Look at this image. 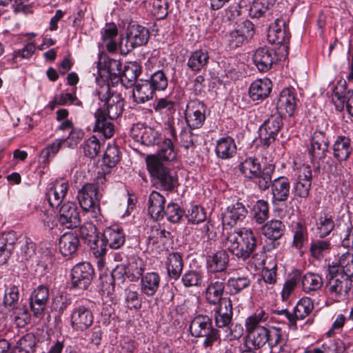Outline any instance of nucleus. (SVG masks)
<instances>
[{
    "label": "nucleus",
    "mask_w": 353,
    "mask_h": 353,
    "mask_svg": "<svg viewBox=\"0 0 353 353\" xmlns=\"http://www.w3.org/2000/svg\"><path fill=\"white\" fill-rule=\"evenodd\" d=\"M99 99L103 103L94 113L95 123L93 130L110 138L114 132L110 120L117 119L123 110V100L121 94L111 91L108 83L101 85L97 91Z\"/></svg>",
    "instance_id": "1"
},
{
    "label": "nucleus",
    "mask_w": 353,
    "mask_h": 353,
    "mask_svg": "<svg viewBox=\"0 0 353 353\" xmlns=\"http://www.w3.org/2000/svg\"><path fill=\"white\" fill-rule=\"evenodd\" d=\"M223 245L233 255L243 261L248 259L256 247V239L250 229L224 228Z\"/></svg>",
    "instance_id": "2"
},
{
    "label": "nucleus",
    "mask_w": 353,
    "mask_h": 353,
    "mask_svg": "<svg viewBox=\"0 0 353 353\" xmlns=\"http://www.w3.org/2000/svg\"><path fill=\"white\" fill-rule=\"evenodd\" d=\"M147 169L153 185L161 190L172 192L178 187V176L174 170L166 167L155 154L145 158Z\"/></svg>",
    "instance_id": "3"
},
{
    "label": "nucleus",
    "mask_w": 353,
    "mask_h": 353,
    "mask_svg": "<svg viewBox=\"0 0 353 353\" xmlns=\"http://www.w3.org/2000/svg\"><path fill=\"white\" fill-rule=\"evenodd\" d=\"M190 332L192 336L205 338L203 343L205 348L212 347L216 342H221L219 330L213 327L212 319L207 315L196 316L190 323Z\"/></svg>",
    "instance_id": "4"
},
{
    "label": "nucleus",
    "mask_w": 353,
    "mask_h": 353,
    "mask_svg": "<svg viewBox=\"0 0 353 353\" xmlns=\"http://www.w3.org/2000/svg\"><path fill=\"white\" fill-rule=\"evenodd\" d=\"M326 288L329 293L336 298L347 297L352 286V280L338 272V268L329 266L326 275Z\"/></svg>",
    "instance_id": "5"
},
{
    "label": "nucleus",
    "mask_w": 353,
    "mask_h": 353,
    "mask_svg": "<svg viewBox=\"0 0 353 353\" xmlns=\"http://www.w3.org/2000/svg\"><path fill=\"white\" fill-rule=\"evenodd\" d=\"M150 38L149 30L140 25L133 24L128 26L126 32L125 45L123 39L119 43L121 54H126L135 48L145 45Z\"/></svg>",
    "instance_id": "6"
},
{
    "label": "nucleus",
    "mask_w": 353,
    "mask_h": 353,
    "mask_svg": "<svg viewBox=\"0 0 353 353\" xmlns=\"http://www.w3.org/2000/svg\"><path fill=\"white\" fill-rule=\"evenodd\" d=\"M290 38V34L285 22L283 19H277L270 26L268 39L270 43L279 46V50L282 57L288 56Z\"/></svg>",
    "instance_id": "7"
},
{
    "label": "nucleus",
    "mask_w": 353,
    "mask_h": 353,
    "mask_svg": "<svg viewBox=\"0 0 353 353\" xmlns=\"http://www.w3.org/2000/svg\"><path fill=\"white\" fill-rule=\"evenodd\" d=\"M80 235L90 247L93 255L99 258L98 265L99 267L103 265L104 248L99 247V239L97 234V228L91 223H86L81 225L79 229Z\"/></svg>",
    "instance_id": "8"
},
{
    "label": "nucleus",
    "mask_w": 353,
    "mask_h": 353,
    "mask_svg": "<svg viewBox=\"0 0 353 353\" xmlns=\"http://www.w3.org/2000/svg\"><path fill=\"white\" fill-rule=\"evenodd\" d=\"M330 141L325 132L316 130L310 139L309 154L313 162L317 161L319 166L321 161H323L329 152Z\"/></svg>",
    "instance_id": "9"
},
{
    "label": "nucleus",
    "mask_w": 353,
    "mask_h": 353,
    "mask_svg": "<svg viewBox=\"0 0 353 353\" xmlns=\"http://www.w3.org/2000/svg\"><path fill=\"white\" fill-rule=\"evenodd\" d=\"M206 106L199 100H192L187 103L185 118L190 130L199 129L205 120Z\"/></svg>",
    "instance_id": "10"
},
{
    "label": "nucleus",
    "mask_w": 353,
    "mask_h": 353,
    "mask_svg": "<svg viewBox=\"0 0 353 353\" xmlns=\"http://www.w3.org/2000/svg\"><path fill=\"white\" fill-rule=\"evenodd\" d=\"M100 194L96 183H85L78 192L77 198L79 205L85 211L99 208Z\"/></svg>",
    "instance_id": "11"
},
{
    "label": "nucleus",
    "mask_w": 353,
    "mask_h": 353,
    "mask_svg": "<svg viewBox=\"0 0 353 353\" xmlns=\"http://www.w3.org/2000/svg\"><path fill=\"white\" fill-rule=\"evenodd\" d=\"M226 276L221 274V276L210 274L208 284L205 291V297L207 302L212 305L221 304L225 298L223 295L225 287Z\"/></svg>",
    "instance_id": "12"
},
{
    "label": "nucleus",
    "mask_w": 353,
    "mask_h": 353,
    "mask_svg": "<svg viewBox=\"0 0 353 353\" xmlns=\"http://www.w3.org/2000/svg\"><path fill=\"white\" fill-rule=\"evenodd\" d=\"M282 119L278 114L272 115L259 128V138L264 146H269L275 140L283 125Z\"/></svg>",
    "instance_id": "13"
},
{
    "label": "nucleus",
    "mask_w": 353,
    "mask_h": 353,
    "mask_svg": "<svg viewBox=\"0 0 353 353\" xmlns=\"http://www.w3.org/2000/svg\"><path fill=\"white\" fill-rule=\"evenodd\" d=\"M281 54L268 46L260 47L254 52L253 61L260 72H267L271 69L273 64L281 60Z\"/></svg>",
    "instance_id": "14"
},
{
    "label": "nucleus",
    "mask_w": 353,
    "mask_h": 353,
    "mask_svg": "<svg viewBox=\"0 0 353 353\" xmlns=\"http://www.w3.org/2000/svg\"><path fill=\"white\" fill-rule=\"evenodd\" d=\"M94 276V269L90 263H81L71 270L72 287L85 290L90 285Z\"/></svg>",
    "instance_id": "15"
},
{
    "label": "nucleus",
    "mask_w": 353,
    "mask_h": 353,
    "mask_svg": "<svg viewBox=\"0 0 353 353\" xmlns=\"http://www.w3.org/2000/svg\"><path fill=\"white\" fill-rule=\"evenodd\" d=\"M70 320L74 330L83 332L92 325L94 316L88 306L77 305L72 311Z\"/></svg>",
    "instance_id": "16"
},
{
    "label": "nucleus",
    "mask_w": 353,
    "mask_h": 353,
    "mask_svg": "<svg viewBox=\"0 0 353 353\" xmlns=\"http://www.w3.org/2000/svg\"><path fill=\"white\" fill-rule=\"evenodd\" d=\"M125 241V235L123 230L119 225H112L106 228L99 241V247H103L104 256L106 254L107 245L111 249L120 248Z\"/></svg>",
    "instance_id": "17"
},
{
    "label": "nucleus",
    "mask_w": 353,
    "mask_h": 353,
    "mask_svg": "<svg viewBox=\"0 0 353 353\" xmlns=\"http://www.w3.org/2000/svg\"><path fill=\"white\" fill-rule=\"evenodd\" d=\"M312 179V170L310 165H303L298 170L296 181L294 183L293 191L295 196L306 199L310 194Z\"/></svg>",
    "instance_id": "18"
},
{
    "label": "nucleus",
    "mask_w": 353,
    "mask_h": 353,
    "mask_svg": "<svg viewBox=\"0 0 353 353\" xmlns=\"http://www.w3.org/2000/svg\"><path fill=\"white\" fill-rule=\"evenodd\" d=\"M297 99L293 89H283L276 102L277 114L281 117H291L293 115L296 107Z\"/></svg>",
    "instance_id": "19"
},
{
    "label": "nucleus",
    "mask_w": 353,
    "mask_h": 353,
    "mask_svg": "<svg viewBox=\"0 0 353 353\" xmlns=\"http://www.w3.org/2000/svg\"><path fill=\"white\" fill-rule=\"evenodd\" d=\"M59 221L67 228H75L80 225V214L74 203L67 202L61 205Z\"/></svg>",
    "instance_id": "20"
},
{
    "label": "nucleus",
    "mask_w": 353,
    "mask_h": 353,
    "mask_svg": "<svg viewBox=\"0 0 353 353\" xmlns=\"http://www.w3.org/2000/svg\"><path fill=\"white\" fill-rule=\"evenodd\" d=\"M229 261V256L225 250H219L207 256V268L210 274L226 276L225 270Z\"/></svg>",
    "instance_id": "21"
},
{
    "label": "nucleus",
    "mask_w": 353,
    "mask_h": 353,
    "mask_svg": "<svg viewBox=\"0 0 353 353\" xmlns=\"http://www.w3.org/2000/svg\"><path fill=\"white\" fill-rule=\"evenodd\" d=\"M48 300L49 289L45 285H39L32 292L30 298V307L34 316L40 317L43 315Z\"/></svg>",
    "instance_id": "22"
},
{
    "label": "nucleus",
    "mask_w": 353,
    "mask_h": 353,
    "mask_svg": "<svg viewBox=\"0 0 353 353\" xmlns=\"http://www.w3.org/2000/svg\"><path fill=\"white\" fill-rule=\"evenodd\" d=\"M121 61L110 59L105 54H99L97 62V68L101 77L110 78L119 77L122 72Z\"/></svg>",
    "instance_id": "23"
},
{
    "label": "nucleus",
    "mask_w": 353,
    "mask_h": 353,
    "mask_svg": "<svg viewBox=\"0 0 353 353\" xmlns=\"http://www.w3.org/2000/svg\"><path fill=\"white\" fill-rule=\"evenodd\" d=\"M248 210L241 203H236L230 207H228L226 211L223 214L222 223L224 228L229 226L228 228L234 226L238 221H242L246 216Z\"/></svg>",
    "instance_id": "24"
},
{
    "label": "nucleus",
    "mask_w": 353,
    "mask_h": 353,
    "mask_svg": "<svg viewBox=\"0 0 353 353\" xmlns=\"http://www.w3.org/2000/svg\"><path fill=\"white\" fill-rule=\"evenodd\" d=\"M285 232L284 223L277 219H272L265 223L261 228L262 234L272 241V246L276 248L279 245L277 240L281 239Z\"/></svg>",
    "instance_id": "25"
},
{
    "label": "nucleus",
    "mask_w": 353,
    "mask_h": 353,
    "mask_svg": "<svg viewBox=\"0 0 353 353\" xmlns=\"http://www.w3.org/2000/svg\"><path fill=\"white\" fill-rule=\"evenodd\" d=\"M291 183L290 179L284 176L274 179L271 185L274 201H286L290 196Z\"/></svg>",
    "instance_id": "26"
},
{
    "label": "nucleus",
    "mask_w": 353,
    "mask_h": 353,
    "mask_svg": "<svg viewBox=\"0 0 353 353\" xmlns=\"http://www.w3.org/2000/svg\"><path fill=\"white\" fill-rule=\"evenodd\" d=\"M232 303L230 299H225L215 310L214 321L218 327H229L233 316Z\"/></svg>",
    "instance_id": "27"
},
{
    "label": "nucleus",
    "mask_w": 353,
    "mask_h": 353,
    "mask_svg": "<svg viewBox=\"0 0 353 353\" xmlns=\"http://www.w3.org/2000/svg\"><path fill=\"white\" fill-rule=\"evenodd\" d=\"M165 199L157 191H152L148 197V211L151 218L159 221L163 219Z\"/></svg>",
    "instance_id": "28"
},
{
    "label": "nucleus",
    "mask_w": 353,
    "mask_h": 353,
    "mask_svg": "<svg viewBox=\"0 0 353 353\" xmlns=\"http://www.w3.org/2000/svg\"><path fill=\"white\" fill-rule=\"evenodd\" d=\"M68 185L65 182L56 181L48 189L46 197L52 208H58L61 204L68 192Z\"/></svg>",
    "instance_id": "29"
},
{
    "label": "nucleus",
    "mask_w": 353,
    "mask_h": 353,
    "mask_svg": "<svg viewBox=\"0 0 353 353\" xmlns=\"http://www.w3.org/2000/svg\"><path fill=\"white\" fill-rule=\"evenodd\" d=\"M272 88V83L269 79H256L250 86V97L253 101L263 100L269 96Z\"/></svg>",
    "instance_id": "30"
},
{
    "label": "nucleus",
    "mask_w": 353,
    "mask_h": 353,
    "mask_svg": "<svg viewBox=\"0 0 353 353\" xmlns=\"http://www.w3.org/2000/svg\"><path fill=\"white\" fill-rule=\"evenodd\" d=\"M79 246V239L77 234L66 232L59 239V248L64 256H72L76 254Z\"/></svg>",
    "instance_id": "31"
},
{
    "label": "nucleus",
    "mask_w": 353,
    "mask_h": 353,
    "mask_svg": "<svg viewBox=\"0 0 353 353\" xmlns=\"http://www.w3.org/2000/svg\"><path fill=\"white\" fill-rule=\"evenodd\" d=\"M333 156L339 161H347L352 152L351 141L349 137L339 136L333 145Z\"/></svg>",
    "instance_id": "32"
},
{
    "label": "nucleus",
    "mask_w": 353,
    "mask_h": 353,
    "mask_svg": "<svg viewBox=\"0 0 353 353\" xmlns=\"http://www.w3.org/2000/svg\"><path fill=\"white\" fill-rule=\"evenodd\" d=\"M17 241L16 234L12 231L0 236V265L5 264L10 257Z\"/></svg>",
    "instance_id": "33"
},
{
    "label": "nucleus",
    "mask_w": 353,
    "mask_h": 353,
    "mask_svg": "<svg viewBox=\"0 0 353 353\" xmlns=\"http://www.w3.org/2000/svg\"><path fill=\"white\" fill-rule=\"evenodd\" d=\"M215 152L221 159L232 158L236 153V145L234 139L226 137L219 139L216 142Z\"/></svg>",
    "instance_id": "34"
},
{
    "label": "nucleus",
    "mask_w": 353,
    "mask_h": 353,
    "mask_svg": "<svg viewBox=\"0 0 353 353\" xmlns=\"http://www.w3.org/2000/svg\"><path fill=\"white\" fill-rule=\"evenodd\" d=\"M154 89L149 80H139L133 90V97L136 102L143 103L153 98Z\"/></svg>",
    "instance_id": "35"
},
{
    "label": "nucleus",
    "mask_w": 353,
    "mask_h": 353,
    "mask_svg": "<svg viewBox=\"0 0 353 353\" xmlns=\"http://www.w3.org/2000/svg\"><path fill=\"white\" fill-rule=\"evenodd\" d=\"M160 276L157 272H147L141 281V292L147 296H153L160 285Z\"/></svg>",
    "instance_id": "36"
},
{
    "label": "nucleus",
    "mask_w": 353,
    "mask_h": 353,
    "mask_svg": "<svg viewBox=\"0 0 353 353\" xmlns=\"http://www.w3.org/2000/svg\"><path fill=\"white\" fill-rule=\"evenodd\" d=\"M314 309V303L312 299L303 297L301 299L294 308L292 316V326L296 327V321L303 320Z\"/></svg>",
    "instance_id": "37"
},
{
    "label": "nucleus",
    "mask_w": 353,
    "mask_h": 353,
    "mask_svg": "<svg viewBox=\"0 0 353 353\" xmlns=\"http://www.w3.org/2000/svg\"><path fill=\"white\" fill-rule=\"evenodd\" d=\"M168 276L174 280H177L181 274L183 261L181 254L172 252L167 256L165 262Z\"/></svg>",
    "instance_id": "38"
},
{
    "label": "nucleus",
    "mask_w": 353,
    "mask_h": 353,
    "mask_svg": "<svg viewBox=\"0 0 353 353\" xmlns=\"http://www.w3.org/2000/svg\"><path fill=\"white\" fill-rule=\"evenodd\" d=\"M141 5L159 19L165 18L168 14V0H143Z\"/></svg>",
    "instance_id": "39"
},
{
    "label": "nucleus",
    "mask_w": 353,
    "mask_h": 353,
    "mask_svg": "<svg viewBox=\"0 0 353 353\" xmlns=\"http://www.w3.org/2000/svg\"><path fill=\"white\" fill-rule=\"evenodd\" d=\"M3 304L10 310L23 304L19 286L12 285L6 288Z\"/></svg>",
    "instance_id": "40"
},
{
    "label": "nucleus",
    "mask_w": 353,
    "mask_h": 353,
    "mask_svg": "<svg viewBox=\"0 0 353 353\" xmlns=\"http://www.w3.org/2000/svg\"><path fill=\"white\" fill-rule=\"evenodd\" d=\"M156 145L159 146L158 152L156 156L160 161L162 159L170 161L176 158V152L171 138L163 137V140Z\"/></svg>",
    "instance_id": "41"
},
{
    "label": "nucleus",
    "mask_w": 353,
    "mask_h": 353,
    "mask_svg": "<svg viewBox=\"0 0 353 353\" xmlns=\"http://www.w3.org/2000/svg\"><path fill=\"white\" fill-rule=\"evenodd\" d=\"M251 279L249 276L234 275L227 281L228 288L231 294H237L251 285Z\"/></svg>",
    "instance_id": "42"
},
{
    "label": "nucleus",
    "mask_w": 353,
    "mask_h": 353,
    "mask_svg": "<svg viewBox=\"0 0 353 353\" xmlns=\"http://www.w3.org/2000/svg\"><path fill=\"white\" fill-rule=\"evenodd\" d=\"M209 55L206 50H198L192 53L188 61V66L192 71L198 72L207 65Z\"/></svg>",
    "instance_id": "43"
},
{
    "label": "nucleus",
    "mask_w": 353,
    "mask_h": 353,
    "mask_svg": "<svg viewBox=\"0 0 353 353\" xmlns=\"http://www.w3.org/2000/svg\"><path fill=\"white\" fill-rule=\"evenodd\" d=\"M303 290L306 293L319 290L323 284V279L318 274L307 273L303 276H301Z\"/></svg>",
    "instance_id": "44"
},
{
    "label": "nucleus",
    "mask_w": 353,
    "mask_h": 353,
    "mask_svg": "<svg viewBox=\"0 0 353 353\" xmlns=\"http://www.w3.org/2000/svg\"><path fill=\"white\" fill-rule=\"evenodd\" d=\"M145 263L142 259L137 256H132L126 265L128 278L130 281H137L145 270Z\"/></svg>",
    "instance_id": "45"
},
{
    "label": "nucleus",
    "mask_w": 353,
    "mask_h": 353,
    "mask_svg": "<svg viewBox=\"0 0 353 353\" xmlns=\"http://www.w3.org/2000/svg\"><path fill=\"white\" fill-rule=\"evenodd\" d=\"M140 74L139 65L134 63L125 65L121 76V82L125 88H130L134 85Z\"/></svg>",
    "instance_id": "46"
},
{
    "label": "nucleus",
    "mask_w": 353,
    "mask_h": 353,
    "mask_svg": "<svg viewBox=\"0 0 353 353\" xmlns=\"http://www.w3.org/2000/svg\"><path fill=\"white\" fill-rule=\"evenodd\" d=\"M274 165H268L261 170L260 174H257L252 180L258 185L261 190H265L272 185V174L274 171Z\"/></svg>",
    "instance_id": "47"
},
{
    "label": "nucleus",
    "mask_w": 353,
    "mask_h": 353,
    "mask_svg": "<svg viewBox=\"0 0 353 353\" xmlns=\"http://www.w3.org/2000/svg\"><path fill=\"white\" fill-rule=\"evenodd\" d=\"M36 347V337L28 333L21 337L14 347V353H34Z\"/></svg>",
    "instance_id": "48"
},
{
    "label": "nucleus",
    "mask_w": 353,
    "mask_h": 353,
    "mask_svg": "<svg viewBox=\"0 0 353 353\" xmlns=\"http://www.w3.org/2000/svg\"><path fill=\"white\" fill-rule=\"evenodd\" d=\"M276 0H254L249 9V15L252 18H259L270 10Z\"/></svg>",
    "instance_id": "49"
},
{
    "label": "nucleus",
    "mask_w": 353,
    "mask_h": 353,
    "mask_svg": "<svg viewBox=\"0 0 353 353\" xmlns=\"http://www.w3.org/2000/svg\"><path fill=\"white\" fill-rule=\"evenodd\" d=\"M331 248L330 240L317 239L312 242L310 250L314 258L321 259L330 253Z\"/></svg>",
    "instance_id": "50"
},
{
    "label": "nucleus",
    "mask_w": 353,
    "mask_h": 353,
    "mask_svg": "<svg viewBox=\"0 0 353 353\" xmlns=\"http://www.w3.org/2000/svg\"><path fill=\"white\" fill-rule=\"evenodd\" d=\"M239 169L243 176L252 179L257 174L261 173V165L259 162L253 158H247L239 165Z\"/></svg>",
    "instance_id": "51"
},
{
    "label": "nucleus",
    "mask_w": 353,
    "mask_h": 353,
    "mask_svg": "<svg viewBox=\"0 0 353 353\" xmlns=\"http://www.w3.org/2000/svg\"><path fill=\"white\" fill-rule=\"evenodd\" d=\"M269 319V314L264 310H260L250 316L246 319L245 326L247 333L254 332L259 327H262L261 323L265 322Z\"/></svg>",
    "instance_id": "52"
},
{
    "label": "nucleus",
    "mask_w": 353,
    "mask_h": 353,
    "mask_svg": "<svg viewBox=\"0 0 353 353\" xmlns=\"http://www.w3.org/2000/svg\"><path fill=\"white\" fill-rule=\"evenodd\" d=\"M141 143L148 146L154 145L163 140V136L150 127H143L140 130Z\"/></svg>",
    "instance_id": "53"
},
{
    "label": "nucleus",
    "mask_w": 353,
    "mask_h": 353,
    "mask_svg": "<svg viewBox=\"0 0 353 353\" xmlns=\"http://www.w3.org/2000/svg\"><path fill=\"white\" fill-rule=\"evenodd\" d=\"M11 310L14 316V323L18 327H23L30 322V313L26 303H23Z\"/></svg>",
    "instance_id": "54"
},
{
    "label": "nucleus",
    "mask_w": 353,
    "mask_h": 353,
    "mask_svg": "<svg viewBox=\"0 0 353 353\" xmlns=\"http://www.w3.org/2000/svg\"><path fill=\"white\" fill-rule=\"evenodd\" d=\"M300 281L301 272L298 270L292 272L283 287L281 292V299L283 301H287L288 300Z\"/></svg>",
    "instance_id": "55"
},
{
    "label": "nucleus",
    "mask_w": 353,
    "mask_h": 353,
    "mask_svg": "<svg viewBox=\"0 0 353 353\" xmlns=\"http://www.w3.org/2000/svg\"><path fill=\"white\" fill-rule=\"evenodd\" d=\"M317 234L320 238L329 235L334 228V222L332 216L325 214L321 216L316 223Z\"/></svg>",
    "instance_id": "56"
},
{
    "label": "nucleus",
    "mask_w": 353,
    "mask_h": 353,
    "mask_svg": "<svg viewBox=\"0 0 353 353\" xmlns=\"http://www.w3.org/2000/svg\"><path fill=\"white\" fill-rule=\"evenodd\" d=\"M293 232L292 247L297 250H300L307 240V228L302 223L298 222L294 225Z\"/></svg>",
    "instance_id": "57"
},
{
    "label": "nucleus",
    "mask_w": 353,
    "mask_h": 353,
    "mask_svg": "<svg viewBox=\"0 0 353 353\" xmlns=\"http://www.w3.org/2000/svg\"><path fill=\"white\" fill-rule=\"evenodd\" d=\"M125 303L128 309H139L141 307L142 301L134 285H130L125 290Z\"/></svg>",
    "instance_id": "58"
},
{
    "label": "nucleus",
    "mask_w": 353,
    "mask_h": 353,
    "mask_svg": "<svg viewBox=\"0 0 353 353\" xmlns=\"http://www.w3.org/2000/svg\"><path fill=\"white\" fill-rule=\"evenodd\" d=\"M165 216L170 222L176 223L185 216V212L177 203H170L163 211V217Z\"/></svg>",
    "instance_id": "59"
},
{
    "label": "nucleus",
    "mask_w": 353,
    "mask_h": 353,
    "mask_svg": "<svg viewBox=\"0 0 353 353\" xmlns=\"http://www.w3.org/2000/svg\"><path fill=\"white\" fill-rule=\"evenodd\" d=\"M267 334L268 328L265 327H259L254 332L248 334L252 344L255 348H260L267 343V341H268Z\"/></svg>",
    "instance_id": "60"
},
{
    "label": "nucleus",
    "mask_w": 353,
    "mask_h": 353,
    "mask_svg": "<svg viewBox=\"0 0 353 353\" xmlns=\"http://www.w3.org/2000/svg\"><path fill=\"white\" fill-rule=\"evenodd\" d=\"M338 272L342 273L349 278L353 279V254L346 253L343 254L339 259Z\"/></svg>",
    "instance_id": "61"
},
{
    "label": "nucleus",
    "mask_w": 353,
    "mask_h": 353,
    "mask_svg": "<svg viewBox=\"0 0 353 353\" xmlns=\"http://www.w3.org/2000/svg\"><path fill=\"white\" fill-rule=\"evenodd\" d=\"M119 150L114 145H108L103 158V163L108 168L114 167L119 161Z\"/></svg>",
    "instance_id": "62"
},
{
    "label": "nucleus",
    "mask_w": 353,
    "mask_h": 353,
    "mask_svg": "<svg viewBox=\"0 0 353 353\" xmlns=\"http://www.w3.org/2000/svg\"><path fill=\"white\" fill-rule=\"evenodd\" d=\"M254 221L259 223H263L268 218L269 207L267 201L259 200L256 202L254 208Z\"/></svg>",
    "instance_id": "63"
},
{
    "label": "nucleus",
    "mask_w": 353,
    "mask_h": 353,
    "mask_svg": "<svg viewBox=\"0 0 353 353\" xmlns=\"http://www.w3.org/2000/svg\"><path fill=\"white\" fill-rule=\"evenodd\" d=\"M100 148V143L94 136L89 138L83 145L84 154L90 159L94 158L99 154Z\"/></svg>",
    "instance_id": "64"
}]
</instances>
